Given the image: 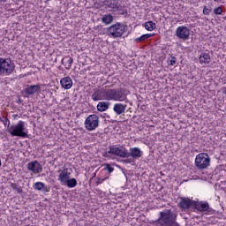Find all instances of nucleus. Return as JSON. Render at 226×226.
Here are the masks:
<instances>
[{
    "label": "nucleus",
    "mask_w": 226,
    "mask_h": 226,
    "mask_svg": "<svg viewBox=\"0 0 226 226\" xmlns=\"http://www.w3.org/2000/svg\"><path fill=\"white\" fill-rule=\"evenodd\" d=\"M104 169H105V170H107L109 173L114 172V168L111 167L110 164H106Z\"/></svg>",
    "instance_id": "obj_32"
},
{
    "label": "nucleus",
    "mask_w": 226,
    "mask_h": 226,
    "mask_svg": "<svg viewBox=\"0 0 226 226\" xmlns=\"http://www.w3.org/2000/svg\"><path fill=\"white\" fill-rule=\"evenodd\" d=\"M175 34L178 38V40H183L184 41L186 40H190V30L185 26H178L176 29Z\"/></svg>",
    "instance_id": "obj_11"
},
{
    "label": "nucleus",
    "mask_w": 226,
    "mask_h": 226,
    "mask_svg": "<svg viewBox=\"0 0 226 226\" xmlns=\"http://www.w3.org/2000/svg\"><path fill=\"white\" fill-rule=\"evenodd\" d=\"M193 208L195 211H199L200 213H212L213 209L209 207V203L206 201H194Z\"/></svg>",
    "instance_id": "obj_12"
},
{
    "label": "nucleus",
    "mask_w": 226,
    "mask_h": 226,
    "mask_svg": "<svg viewBox=\"0 0 226 226\" xmlns=\"http://www.w3.org/2000/svg\"><path fill=\"white\" fill-rule=\"evenodd\" d=\"M15 72V63L9 58H0V75L8 77Z\"/></svg>",
    "instance_id": "obj_2"
},
{
    "label": "nucleus",
    "mask_w": 226,
    "mask_h": 226,
    "mask_svg": "<svg viewBox=\"0 0 226 226\" xmlns=\"http://www.w3.org/2000/svg\"><path fill=\"white\" fill-rule=\"evenodd\" d=\"M215 1V3H218V2H220V1H222V0H214Z\"/></svg>",
    "instance_id": "obj_36"
},
{
    "label": "nucleus",
    "mask_w": 226,
    "mask_h": 226,
    "mask_svg": "<svg viewBox=\"0 0 226 226\" xmlns=\"http://www.w3.org/2000/svg\"><path fill=\"white\" fill-rule=\"evenodd\" d=\"M176 63H177L176 56H171L170 59H168V64H170V66H174Z\"/></svg>",
    "instance_id": "obj_30"
},
{
    "label": "nucleus",
    "mask_w": 226,
    "mask_h": 226,
    "mask_svg": "<svg viewBox=\"0 0 226 226\" xmlns=\"http://www.w3.org/2000/svg\"><path fill=\"white\" fill-rule=\"evenodd\" d=\"M34 190H37L38 192H49L50 190L43 182H36L33 185Z\"/></svg>",
    "instance_id": "obj_20"
},
{
    "label": "nucleus",
    "mask_w": 226,
    "mask_h": 226,
    "mask_svg": "<svg viewBox=\"0 0 226 226\" xmlns=\"http://www.w3.org/2000/svg\"><path fill=\"white\" fill-rule=\"evenodd\" d=\"M103 24H106V26H109V24H112L114 22V17L110 14H106L102 19Z\"/></svg>",
    "instance_id": "obj_24"
},
{
    "label": "nucleus",
    "mask_w": 226,
    "mask_h": 226,
    "mask_svg": "<svg viewBox=\"0 0 226 226\" xmlns=\"http://www.w3.org/2000/svg\"><path fill=\"white\" fill-rule=\"evenodd\" d=\"M144 27L147 31H154V29H156V23L153 21H147L144 24Z\"/></svg>",
    "instance_id": "obj_25"
},
{
    "label": "nucleus",
    "mask_w": 226,
    "mask_h": 226,
    "mask_svg": "<svg viewBox=\"0 0 226 226\" xmlns=\"http://www.w3.org/2000/svg\"><path fill=\"white\" fill-rule=\"evenodd\" d=\"M105 6H108V8H111L112 10H116V8H117V1L108 0L105 2Z\"/></svg>",
    "instance_id": "obj_27"
},
{
    "label": "nucleus",
    "mask_w": 226,
    "mask_h": 226,
    "mask_svg": "<svg viewBox=\"0 0 226 226\" xmlns=\"http://www.w3.org/2000/svg\"><path fill=\"white\" fill-rule=\"evenodd\" d=\"M72 172H73L72 168L66 167H64L62 170H58V181L60 185H64L72 177Z\"/></svg>",
    "instance_id": "obj_10"
},
{
    "label": "nucleus",
    "mask_w": 226,
    "mask_h": 226,
    "mask_svg": "<svg viewBox=\"0 0 226 226\" xmlns=\"http://www.w3.org/2000/svg\"><path fill=\"white\" fill-rule=\"evenodd\" d=\"M27 170L33 172V174H40L43 170V168H41L38 161H33L28 162Z\"/></svg>",
    "instance_id": "obj_13"
},
{
    "label": "nucleus",
    "mask_w": 226,
    "mask_h": 226,
    "mask_svg": "<svg viewBox=\"0 0 226 226\" xmlns=\"http://www.w3.org/2000/svg\"><path fill=\"white\" fill-rule=\"evenodd\" d=\"M94 102H100L102 100H109V88L107 87L97 89L92 94Z\"/></svg>",
    "instance_id": "obj_8"
},
{
    "label": "nucleus",
    "mask_w": 226,
    "mask_h": 226,
    "mask_svg": "<svg viewBox=\"0 0 226 226\" xmlns=\"http://www.w3.org/2000/svg\"><path fill=\"white\" fill-rule=\"evenodd\" d=\"M62 64L65 66L66 70H70L72 68V64H73V58L70 56H65L62 59Z\"/></svg>",
    "instance_id": "obj_21"
},
{
    "label": "nucleus",
    "mask_w": 226,
    "mask_h": 226,
    "mask_svg": "<svg viewBox=\"0 0 226 226\" xmlns=\"http://www.w3.org/2000/svg\"><path fill=\"white\" fill-rule=\"evenodd\" d=\"M209 13H211V9L207 8V6H204L203 15H209Z\"/></svg>",
    "instance_id": "obj_33"
},
{
    "label": "nucleus",
    "mask_w": 226,
    "mask_h": 226,
    "mask_svg": "<svg viewBox=\"0 0 226 226\" xmlns=\"http://www.w3.org/2000/svg\"><path fill=\"white\" fill-rule=\"evenodd\" d=\"M0 167H1V159H0Z\"/></svg>",
    "instance_id": "obj_37"
},
{
    "label": "nucleus",
    "mask_w": 226,
    "mask_h": 226,
    "mask_svg": "<svg viewBox=\"0 0 226 226\" xmlns=\"http://www.w3.org/2000/svg\"><path fill=\"white\" fill-rule=\"evenodd\" d=\"M60 85L62 86L63 89H72L73 87V80L69 76H66L60 79Z\"/></svg>",
    "instance_id": "obj_19"
},
{
    "label": "nucleus",
    "mask_w": 226,
    "mask_h": 226,
    "mask_svg": "<svg viewBox=\"0 0 226 226\" xmlns=\"http://www.w3.org/2000/svg\"><path fill=\"white\" fill-rule=\"evenodd\" d=\"M195 204V200H192L189 198H181L179 201V207L181 209H190V207H193Z\"/></svg>",
    "instance_id": "obj_15"
},
{
    "label": "nucleus",
    "mask_w": 226,
    "mask_h": 226,
    "mask_svg": "<svg viewBox=\"0 0 226 226\" xmlns=\"http://www.w3.org/2000/svg\"><path fill=\"white\" fill-rule=\"evenodd\" d=\"M211 163V158L206 153H200L196 155L195 158V166L200 170H204V169H207Z\"/></svg>",
    "instance_id": "obj_6"
},
{
    "label": "nucleus",
    "mask_w": 226,
    "mask_h": 226,
    "mask_svg": "<svg viewBox=\"0 0 226 226\" xmlns=\"http://www.w3.org/2000/svg\"><path fill=\"white\" fill-rule=\"evenodd\" d=\"M125 163H133V159H125Z\"/></svg>",
    "instance_id": "obj_34"
},
{
    "label": "nucleus",
    "mask_w": 226,
    "mask_h": 226,
    "mask_svg": "<svg viewBox=\"0 0 226 226\" xmlns=\"http://www.w3.org/2000/svg\"><path fill=\"white\" fill-rule=\"evenodd\" d=\"M215 15H222L223 13V9L222 7H217L214 9Z\"/></svg>",
    "instance_id": "obj_31"
},
{
    "label": "nucleus",
    "mask_w": 226,
    "mask_h": 226,
    "mask_svg": "<svg viewBox=\"0 0 226 226\" xmlns=\"http://www.w3.org/2000/svg\"><path fill=\"white\" fill-rule=\"evenodd\" d=\"M199 63L201 66H207L211 63V55L207 52H201L199 56Z\"/></svg>",
    "instance_id": "obj_14"
},
{
    "label": "nucleus",
    "mask_w": 226,
    "mask_h": 226,
    "mask_svg": "<svg viewBox=\"0 0 226 226\" xmlns=\"http://www.w3.org/2000/svg\"><path fill=\"white\" fill-rule=\"evenodd\" d=\"M128 158H130V156H132V158H133L134 160H137L139 158H141L143 152L142 150H140V148L139 147H131L129 152H128Z\"/></svg>",
    "instance_id": "obj_18"
},
{
    "label": "nucleus",
    "mask_w": 226,
    "mask_h": 226,
    "mask_svg": "<svg viewBox=\"0 0 226 226\" xmlns=\"http://www.w3.org/2000/svg\"><path fill=\"white\" fill-rule=\"evenodd\" d=\"M100 125V117L97 115H89L85 120V128L87 132H94Z\"/></svg>",
    "instance_id": "obj_7"
},
{
    "label": "nucleus",
    "mask_w": 226,
    "mask_h": 226,
    "mask_svg": "<svg viewBox=\"0 0 226 226\" xmlns=\"http://www.w3.org/2000/svg\"><path fill=\"white\" fill-rule=\"evenodd\" d=\"M126 31V26L123 23H116L110 26L107 30V34L109 38H121Z\"/></svg>",
    "instance_id": "obj_5"
},
{
    "label": "nucleus",
    "mask_w": 226,
    "mask_h": 226,
    "mask_svg": "<svg viewBox=\"0 0 226 226\" xmlns=\"http://www.w3.org/2000/svg\"><path fill=\"white\" fill-rule=\"evenodd\" d=\"M109 154H114L115 156H119V158H128V150L124 147H111L108 152H106V156Z\"/></svg>",
    "instance_id": "obj_9"
},
{
    "label": "nucleus",
    "mask_w": 226,
    "mask_h": 226,
    "mask_svg": "<svg viewBox=\"0 0 226 226\" xmlns=\"http://www.w3.org/2000/svg\"><path fill=\"white\" fill-rule=\"evenodd\" d=\"M11 188L12 190H15V192H17V193H22V187L19 186L17 184H11Z\"/></svg>",
    "instance_id": "obj_29"
},
{
    "label": "nucleus",
    "mask_w": 226,
    "mask_h": 226,
    "mask_svg": "<svg viewBox=\"0 0 226 226\" xmlns=\"http://www.w3.org/2000/svg\"><path fill=\"white\" fill-rule=\"evenodd\" d=\"M7 132L11 135V137H21L23 139H26L27 137L26 122L22 120L19 121L17 124L11 125L9 129H7Z\"/></svg>",
    "instance_id": "obj_1"
},
{
    "label": "nucleus",
    "mask_w": 226,
    "mask_h": 226,
    "mask_svg": "<svg viewBox=\"0 0 226 226\" xmlns=\"http://www.w3.org/2000/svg\"><path fill=\"white\" fill-rule=\"evenodd\" d=\"M128 94L124 89H109L108 101L109 102H126Z\"/></svg>",
    "instance_id": "obj_4"
},
{
    "label": "nucleus",
    "mask_w": 226,
    "mask_h": 226,
    "mask_svg": "<svg viewBox=\"0 0 226 226\" xmlns=\"http://www.w3.org/2000/svg\"><path fill=\"white\" fill-rule=\"evenodd\" d=\"M77 185H78L77 179L69 177L68 180L66 182H64V184L62 185L68 186V188H75V186H77Z\"/></svg>",
    "instance_id": "obj_23"
},
{
    "label": "nucleus",
    "mask_w": 226,
    "mask_h": 226,
    "mask_svg": "<svg viewBox=\"0 0 226 226\" xmlns=\"http://www.w3.org/2000/svg\"><path fill=\"white\" fill-rule=\"evenodd\" d=\"M41 87L40 85H27L25 88V94H27L28 96H31L33 94H35V93H38Z\"/></svg>",
    "instance_id": "obj_16"
},
{
    "label": "nucleus",
    "mask_w": 226,
    "mask_h": 226,
    "mask_svg": "<svg viewBox=\"0 0 226 226\" xmlns=\"http://www.w3.org/2000/svg\"><path fill=\"white\" fill-rule=\"evenodd\" d=\"M109 105L110 102H101L97 104V110H99V112H105V110L109 109Z\"/></svg>",
    "instance_id": "obj_22"
},
{
    "label": "nucleus",
    "mask_w": 226,
    "mask_h": 226,
    "mask_svg": "<svg viewBox=\"0 0 226 226\" xmlns=\"http://www.w3.org/2000/svg\"><path fill=\"white\" fill-rule=\"evenodd\" d=\"M161 226H179V223L176 222V217L170 210L161 212V217L159 219Z\"/></svg>",
    "instance_id": "obj_3"
},
{
    "label": "nucleus",
    "mask_w": 226,
    "mask_h": 226,
    "mask_svg": "<svg viewBox=\"0 0 226 226\" xmlns=\"http://www.w3.org/2000/svg\"><path fill=\"white\" fill-rule=\"evenodd\" d=\"M126 104H123L121 102L115 103L113 106V112L117 114V116H121V114H124L126 112Z\"/></svg>",
    "instance_id": "obj_17"
},
{
    "label": "nucleus",
    "mask_w": 226,
    "mask_h": 226,
    "mask_svg": "<svg viewBox=\"0 0 226 226\" xmlns=\"http://www.w3.org/2000/svg\"><path fill=\"white\" fill-rule=\"evenodd\" d=\"M152 36H154V34H146L141 35L140 37H138L135 39L136 43H140V41H145V40H147L148 38H152Z\"/></svg>",
    "instance_id": "obj_26"
},
{
    "label": "nucleus",
    "mask_w": 226,
    "mask_h": 226,
    "mask_svg": "<svg viewBox=\"0 0 226 226\" xmlns=\"http://www.w3.org/2000/svg\"><path fill=\"white\" fill-rule=\"evenodd\" d=\"M8 0H0V3H6Z\"/></svg>",
    "instance_id": "obj_35"
},
{
    "label": "nucleus",
    "mask_w": 226,
    "mask_h": 226,
    "mask_svg": "<svg viewBox=\"0 0 226 226\" xmlns=\"http://www.w3.org/2000/svg\"><path fill=\"white\" fill-rule=\"evenodd\" d=\"M0 121L3 123V124H4V126H7V130L10 128V119L6 118L5 117H1Z\"/></svg>",
    "instance_id": "obj_28"
}]
</instances>
